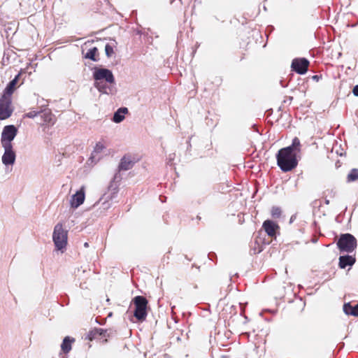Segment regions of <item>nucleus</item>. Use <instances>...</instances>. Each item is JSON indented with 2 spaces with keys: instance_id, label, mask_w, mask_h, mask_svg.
I'll return each mask as SVG.
<instances>
[{
  "instance_id": "20",
  "label": "nucleus",
  "mask_w": 358,
  "mask_h": 358,
  "mask_svg": "<svg viewBox=\"0 0 358 358\" xmlns=\"http://www.w3.org/2000/svg\"><path fill=\"white\" fill-rule=\"evenodd\" d=\"M97 51L98 50L96 47L90 49L85 55V58L90 59L92 61H96L97 59L95 58V55Z\"/></svg>"
},
{
  "instance_id": "6",
  "label": "nucleus",
  "mask_w": 358,
  "mask_h": 358,
  "mask_svg": "<svg viewBox=\"0 0 358 358\" xmlns=\"http://www.w3.org/2000/svg\"><path fill=\"white\" fill-rule=\"evenodd\" d=\"M120 171L117 170V172L115 173L113 180L110 182V185L108 186V192H110V194H105V201L102 203L103 209H108L110 207V203L108 202V200H112L116 197L117 191H118V182L122 180V176L120 173Z\"/></svg>"
},
{
  "instance_id": "27",
  "label": "nucleus",
  "mask_w": 358,
  "mask_h": 358,
  "mask_svg": "<svg viewBox=\"0 0 358 358\" xmlns=\"http://www.w3.org/2000/svg\"><path fill=\"white\" fill-rule=\"evenodd\" d=\"M40 113L39 112H37V111H35V110H32V111H30L29 113H27L25 116L29 117V118H34L35 117H36Z\"/></svg>"
},
{
  "instance_id": "7",
  "label": "nucleus",
  "mask_w": 358,
  "mask_h": 358,
  "mask_svg": "<svg viewBox=\"0 0 358 358\" xmlns=\"http://www.w3.org/2000/svg\"><path fill=\"white\" fill-rule=\"evenodd\" d=\"M17 134V129L13 124L6 125L3 127L1 136V146H13L12 141Z\"/></svg>"
},
{
  "instance_id": "19",
  "label": "nucleus",
  "mask_w": 358,
  "mask_h": 358,
  "mask_svg": "<svg viewBox=\"0 0 358 358\" xmlns=\"http://www.w3.org/2000/svg\"><path fill=\"white\" fill-rule=\"evenodd\" d=\"M73 341L74 339H71L69 336H66L64 338L61 345V348L64 353H67L71 350V343Z\"/></svg>"
},
{
  "instance_id": "25",
  "label": "nucleus",
  "mask_w": 358,
  "mask_h": 358,
  "mask_svg": "<svg viewBox=\"0 0 358 358\" xmlns=\"http://www.w3.org/2000/svg\"><path fill=\"white\" fill-rule=\"evenodd\" d=\"M105 52L108 57H110L114 53L113 47L109 44H106L105 46Z\"/></svg>"
},
{
  "instance_id": "22",
  "label": "nucleus",
  "mask_w": 358,
  "mask_h": 358,
  "mask_svg": "<svg viewBox=\"0 0 358 358\" xmlns=\"http://www.w3.org/2000/svg\"><path fill=\"white\" fill-rule=\"evenodd\" d=\"M348 181L354 182L358 179V169H353L348 175Z\"/></svg>"
},
{
  "instance_id": "2",
  "label": "nucleus",
  "mask_w": 358,
  "mask_h": 358,
  "mask_svg": "<svg viewBox=\"0 0 358 358\" xmlns=\"http://www.w3.org/2000/svg\"><path fill=\"white\" fill-rule=\"evenodd\" d=\"M93 78L96 81L105 80L108 83H114L115 82V78L112 71L104 68H94ZM94 86L99 92L108 94L106 87L101 85L100 83L96 82Z\"/></svg>"
},
{
  "instance_id": "11",
  "label": "nucleus",
  "mask_w": 358,
  "mask_h": 358,
  "mask_svg": "<svg viewBox=\"0 0 358 358\" xmlns=\"http://www.w3.org/2000/svg\"><path fill=\"white\" fill-rule=\"evenodd\" d=\"M85 186H82L79 190L72 195L70 200V205L72 208L76 209L83 203L85 198Z\"/></svg>"
},
{
  "instance_id": "21",
  "label": "nucleus",
  "mask_w": 358,
  "mask_h": 358,
  "mask_svg": "<svg viewBox=\"0 0 358 358\" xmlns=\"http://www.w3.org/2000/svg\"><path fill=\"white\" fill-rule=\"evenodd\" d=\"M43 121L48 124H53V115L50 111H45L41 115Z\"/></svg>"
},
{
  "instance_id": "16",
  "label": "nucleus",
  "mask_w": 358,
  "mask_h": 358,
  "mask_svg": "<svg viewBox=\"0 0 358 358\" xmlns=\"http://www.w3.org/2000/svg\"><path fill=\"white\" fill-rule=\"evenodd\" d=\"M355 258L350 255H343L339 257V267L345 268L348 266H352L355 263Z\"/></svg>"
},
{
  "instance_id": "29",
  "label": "nucleus",
  "mask_w": 358,
  "mask_h": 358,
  "mask_svg": "<svg viewBox=\"0 0 358 358\" xmlns=\"http://www.w3.org/2000/svg\"><path fill=\"white\" fill-rule=\"evenodd\" d=\"M84 246H85V248H88V247H89V243H87V242H86V243H84Z\"/></svg>"
},
{
  "instance_id": "12",
  "label": "nucleus",
  "mask_w": 358,
  "mask_h": 358,
  "mask_svg": "<svg viewBox=\"0 0 358 358\" xmlns=\"http://www.w3.org/2000/svg\"><path fill=\"white\" fill-rule=\"evenodd\" d=\"M4 153L2 155V163L6 165H13L15 162L16 155L13 146H2Z\"/></svg>"
},
{
  "instance_id": "23",
  "label": "nucleus",
  "mask_w": 358,
  "mask_h": 358,
  "mask_svg": "<svg viewBox=\"0 0 358 358\" xmlns=\"http://www.w3.org/2000/svg\"><path fill=\"white\" fill-rule=\"evenodd\" d=\"M95 332H97V336H101V337L110 336V333L108 332L107 329H103L101 328H96Z\"/></svg>"
},
{
  "instance_id": "18",
  "label": "nucleus",
  "mask_w": 358,
  "mask_h": 358,
  "mask_svg": "<svg viewBox=\"0 0 358 358\" xmlns=\"http://www.w3.org/2000/svg\"><path fill=\"white\" fill-rule=\"evenodd\" d=\"M343 311L346 315L358 316V303L355 306H351L350 303L343 305Z\"/></svg>"
},
{
  "instance_id": "26",
  "label": "nucleus",
  "mask_w": 358,
  "mask_h": 358,
  "mask_svg": "<svg viewBox=\"0 0 358 358\" xmlns=\"http://www.w3.org/2000/svg\"><path fill=\"white\" fill-rule=\"evenodd\" d=\"M97 337V332H95V329L90 331L87 336V338H88L90 341L96 338Z\"/></svg>"
},
{
  "instance_id": "15",
  "label": "nucleus",
  "mask_w": 358,
  "mask_h": 358,
  "mask_svg": "<svg viewBox=\"0 0 358 358\" xmlns=\"http://www.w3.org/2000/svg\"><path fill=\"white\" fill-rule=\"evenodd\" d=\"M263 228L269 236L273 237L275 235L278 226L274 222L267 220L264 222Z\"/></svg>"
},
{
  "instance_id": "8",
  "label": "nucleus",
  "mask_w": 358,
  "mask_h": 358,
  "mask_svg": "<svg viewBox=\"0 0 358 358\" xmlns=\"http://www.w3.org/2000/svg\"><path fill=\"white\" fill-rule=\"evenodd\" d=\"M106 149L101 143H97L87 160V164L93 166L99 162L106 155L105 154Z\"/></svg>"
},
{
  "instance_id": "10",
  "label": "nucleus",
  "mask_w": 358,
  "mask_h": 358,
  "mask_svg": "<svg viewBox=\"0 0 358 358\" xmlns=\"http://www.w3.org/2000/svg\"><path fill=\"white\" fill-rule=\"evenodd\" d=\"M11 99L1 96L0 99V120H6L12 114L10 109Z\"/></svg>"
},
{
  "instance_id": "3",
  "label": "nucleus",
  "mask_w": 358,
  "mask_h": 358,
  "mask_svg": "<svg viewBox=\"0 0 358 358\" xmlns=\"http://www.w3.org/2000/svg\"><path fill=\"white\" fill-rule=\"evenodd\" d=\"M337 246L340 252L351 253L357 248V241L351 234H343L337 241Z\"/></svg>"
},
{
  "instance_id": "13",
  "label": "nucleus",
  "mask_w": 358,
  "mask_h": 358,
  "mask_svg": "<svg viewBox=\"0 0 358 358\" xmlns=\"http://www.w3.org/2000/svg\"><path fill=\"white\" fill-rule=\"evenodd\" d=\"M134 164V162L129 156H124L119 164L118 171H128L131 169Z\"/></svg>"
},
{
  "instance_id": "17",
  "label": "nucleus",
  "mask_w": 358,
  "mask_h": 358,
  "mask_svg": "<svg viewBox=\"0 0 358 358\" xmlns=\"http://www.w3.org/2000/svg\"><path fill=\"white\" fill-rule=\"evenodd\" d=\"M128 113L127 108H120L113 115V121L115 123H120L124 119V115Z\"/></svg>"
},
{
  "instance_id": "1",
  "label": "nucleus",
  "mask_w": 358,
  "mask_h": 358,
  "mask_svg": "<svg viewBox=\"0 0 358 358\" xmlns=\"http://www.w3.org/2000/svg\"><path fill=\"white\" fill-rule=\"evenodd\" d=\"M301 152L300 140L295 137L290 145L281 148L276 155L277 164L284 172H288L298 165V155Z\"/></svg>"
},
{
  "instance_id": "9",
  "label": "nucleus",
  "mask_w": 358,
  "mask_h": 358,
  "mask_svg": "<svg viewBox=\"0 0 358 358\" xmlns=\"http://www.w3.org/2000/svg\"><path fill=\"white\" fill-rule=\"evenodd\" d=\"M309 62L306 58H296L292 60V69L299 74L303 75L308 71Z\"/></svg>"
},
{
  "instance_id": "5",
  "label": "nucleus",
  "mask_w": 358,
  "mask_h": 358,
  "mask_svg": "<svg viewBox=\"0 0 358 358\" xmlns=\"http://www.w3.org/2000/svg\"><path fill=\"white\" fill-rule=\"evenodd\" d=\"M135 306L134 317L139 321H144L147 316L148 300L143 296H136L133 299Z\"/></svg>"
},
{
  "instance_id": "24",
  "label": "nucleus",
  "mask_w": 358,
  "mask_h": 358,
  "mask_svg": "<svg viewBox=\"0 0 358 358\" xmlns=\"http://www.w3.org/2000/svg\"><path fill=\"white\" fill-rule=\"evenodd\" d=\"M271 215L274 218H278L281 215V210L279 207L273 206L271 209Z\"/></svg>"
},
{
  "instance_id": "4",
  "label": "nucleus",
  "mask_w": 358,
  "mask_h": 358,
  "mask_svg": "<svg viewBox=\"0 0 358 358\" xmlns=\"http://www.w3.org/2000/svg\"><path fill=\"white\" fill-rule=\"evenodd\" d=\"M68 239V231L63 228L62 223H57L52 234V240L56 248L62 250L66 248Z\"/></svg>"
},
{
  "instance_id": "14",
  "label": "nucleus",
  "mask_w": 358,
  "mask_h": 358,
  "mask_svg": "<svg viewBox=\"0 0 358 358\" xmlns=\"http://www.w3.org/2000/svg\"><path fill=\"white\" fill-rule=\"evenodd\" d=\"M20 74H17L11 81L9 82L4 90L2 96H6V98L10 99V96L15 90V85L17 83Z\"/></svg>"
},
{
  "instance_id": "30",
  "label": "nucleus",
  "mask_w": 358,
  "mask_h": 358,
  "mask_svg": "<svg viewBox=\"0 0 358 358\" xmlns=\"http://www.w3.org/2000/svg\"><path fill=\"white\" fill-rule=\"evenodd\" d=\"M326 203H327V204H328V203H329V201H328V200H327V201H326Z\"/></svg>"
},
{
  "instance_id": "28",
  "label": "nucleus",
  "mask_w": 358,
  "mask_h": 358,
  "mask_svg": "<svg viewBox=\"0 0 358 358\" xmlns=\"http://www.w3.org/2000/svg\"><path fill=\"white\" fill-rule=\"evenodd\" d=\"M352 93L355 96H358V85L353 87Z\"/></svg>"
}]
</instances>
